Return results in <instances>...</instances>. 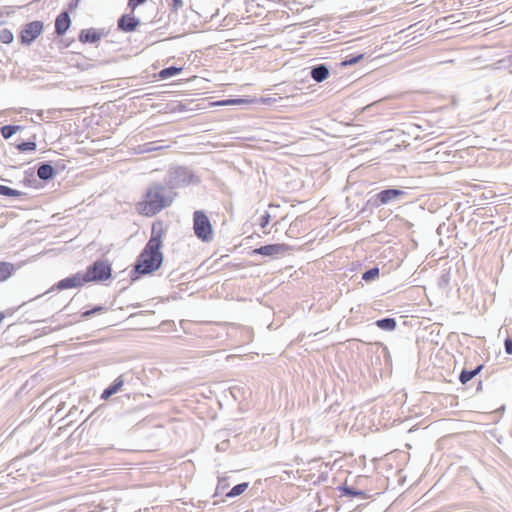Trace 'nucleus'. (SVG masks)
<instances>
[{"label": "nucleus", "mask_w": 512, "mask_h": 512, "mask_svg": "<svg viewBox=\"0 0 512 512\" xmlns=\"http://www.w3.org/2000/svg\"><path fill=\"white\" fill-rule=\"evenodd\" d=\"M162 224L154 223L151 229V237L137 258L135 272L145 275L158 270L163 262Z\"/></svg>", "instance_id": "f257e3e1"}, {"label": "nucleus", "mask_w": 512, "mask_h": 512, "mask_svg": "<svg viewBox=\"0 0 512 512\" xmlns=\"http://www.w3.org/2000/svg\"><path fill=\"white\" fill-rule=\"evenodd\" d=\"M173 201L166 187L154 184L147 189L145 199L138 204V210L145 216H153L168 207Z\"/></svg>", "instance_id": "f03ea898"}, {"label": "nucleus", "mask_w": 512, "mask_h": 512, "mask_svg": "<svg viewBox=\"0 0 512 512\" xmlns=\"http://www.w3.org/2000/svg\"><path fill=\"white\" fill-rule=\"evenodd\" d=\"M193 230L198 239L203 242H211L213 240V228L207 215L196 210L193 213Z\"/></svg>", "instance_id": "7ed1b4c3"}, {"label": "nucleus", "mask_w": 512, "mask_h": 512, "mask_svg": "<svg viewBox=\"0 0 512 512\" xmlns=\"http://www.w3.org/2000/svg\"><path fill=\"white\" fill-rule=\"evenodd\" d=\"M86 282L104 281L111 277V265L108 261L97 260L83 274Z\"/></svg>", "instance_id": "20e7f679"}, {"label": "nucleus", "mask_w": 512, "mask_h": 512, "mask_svg": "<svg viewBox=\"0 0 512 512\" xmlns=\"http://www.w3.org/2000/svg\"><path fill=\"white\" fill-rule=\"evenodd\" d=\"M194 175L187 167H177L169 172L168 184L172 188L184 187L192 183Z\"/></svg>", "instance_id": "39448f33"}, {"label": "nucleus", "mask_w": 512, "mask_h": 512, "mask_svg": "<svg viewBox=\"0 0 512 512\" xmlns=\"http://www.w3.org/2000/svg\"><path fill=\"white\" fill-rule=\"evenodd\" d=\"M407 191L403 189H386L376 194L378 205H387L392 202H399L406 198Z\"/></svg>", "instance_id": "423d86ee"}, {"label": "nucleus", "mask_w": 512, "mask_h": 512, "mask_svg": "<svg viewBox=\"0 0 512 512\" xmlns=\"http://www.w3.org/2000/svg\"><path fill=\"white\" fill-rule=\"evenodd\" d=\"M288 249L289 248L286 244H269L254 249L252 254H259L262 256L275 258L280 255H284Z\"/></svg>", "instance_id": "0eeeda50"}, {"label": "nucleus", "mask_w": 512, "mask_h": 512, "mask_svg": "<svg viewBox=\"0 0 512 512\" xmlns=\"http://www.w3.org/2000/svg\"><path fill=\"white\" fill-rule=\"evenodd\" d=\"M86 283L85 277L81 273H76L70 277L60 280L57 284V288L60 290L76 288Z\"/></svg>", "instance_id": "6e6552de"}, {"label": "nucleus", "mask_w": 512, "mask_h": 512, "mask_svg": "<svg viewBox=\"0 0 512 512\" xmlns=\"http://www.w3.org/2000/svg\"><path fill=\"white\" fill-rule=\"evenodd\" d=\"M140 21L134 16L125 14L118 19V29L124 32H132L139 25Z\"/></svg>", "instance_id": "1a4fd4ad"}, {"label": "nucleus", "mask_w": 512, "mask_h": 512, "mask_svg": "<svg viewBox=\"0 0 512 512\" xmlns=\"http://www.w3.org/2000/svg\"><path fill=\"white\" fill-rule=\"evenodd\" d=\"M70 16L67 12L60 13L55 21V32L57 35H63L66 33L70 26Z\"/></svg>", "instance_id": "9d476101"}, {"label": "nucleus", "mask_w": 512, "mask_h": 512, "mask_svg": "<svg viewBox=\"0 0 512 512\" xmlns=\"http://www.w3.org/2000/svg\"><path fill=\"white\" fill-rule=\"evenodd\" d=\"M311 77L314 81L320 83L329 76V69L325 64H318L311 69Z\"/></svg>", "instance_id": "9b49d317"}, {"label": "nucleus", "mask_w": 512, "mask_h": 512, "mask_svg": "<svg viewBox=\"0 0 512 512\" xmlns=\"http://www.w3.org/2000/svg\"><path fill=\"white\" fill-rule=\"evenodd\" d=\"M101 38V33L96 31L95 29H86L82 30L79 35V40L82 43H95L99 41Z\"/></svg>", "instance_id": "f8f14e48"}, {"label": "nucleus", "mask_w": 512, "mask_h": 512, "mask_svg": "<svg viewBox=\"0 0 512 512\" xmlns=\"http://www.w3.org/2000/svg\"><path fill=\"white\" fill-rule=\"evenodd\" d=\"M123 384H124V381L121 376L116 378L114 380V382L103 391L101 398L105 399V400L110 398L112 395H114L120 391Z\"/></svg>", "instance_id": "ddd939ff"}, {"label": "nucleus", "mask_w": 512, "mask_h": 512, "mask_svg": "<svg viewBox=\"0 0 512 512\" xmlns=\"http://www.w3.org/2000/svg\"><path fill=\"white\" fill-rule=\"evenodd\" d=\"M55 174L54 168L48 163H42L37 170V175L42 180H49Z\"/></svg>", "instance_id": "4468645a"}, {"label": "nucleus", "mask_w": 512, "mask_h": 512, "mask_svg": "<svg viewBox=\"0 0 512 512\" xmlns=\"http://www.w3.org/2000/svg\"><path fill=\"white\" fill-rule=\"evenodd\" d=\"M16 267L9 262H0V282L6 281L14 271Z\"/></svg>", "instance_id": "2eb2a0df"}, {"label": "nucleus", "mask_w": 512, "mask_h": 512, "mask_svg": "<svg viewBox=\"0 0 512 512\" xmlns=\"http://www.w3.org/2000/svg\"><path fill=\"white\" fill-rule=\"evenodd\" d=\"M483 368V365H478L475 369L473 370H462V372L460 373V376H459V380L462 384H466L467 382H469L473 377H475L476 375H478L480 373V371L482 370Z\"/></svg>", "instance_id": "dca6fc26"}, {"label": "nucleus", "mask_w": 512, "mask_h": 512, "mask_svg": "<svg viewBox=\"0 0 512 512\" xmlns=\"http://www.w3.org/2000/svg\"><path fill=\"white\" fill-rule=\"evenodd\" d=\"M376 326L385 331H393L396 328V320L394 318H383L375 322Z\"/></svg>", "instance_id": "f3484780"}, {"label": "nucleus", "mask_w": 512, "mask_h": 512, "mask_svg": "<svg viewBox=\"0 0 512 512\" xmlns=\"http://www.w3.org/2000/svg\"><path fill=\"white\" fill-rule=\"evenodd\" d=\"M21 129L20 125H4L0 128V132L4 139H9Z\"/></svg>", "instance_id": "a211bd4d"}, {"label": "nucleus", "mask_w": 512, "mask_h": 512, "mask_svg": "<svg viewBox=\"0 0 512 512\" xmlns=\"http://www.w3.org/2000/svg\"><path fill=\"white\" fill-rule=\"evenodd\" d=\"M20 40L23 44H30L32 42V22L25 24L20 33Z\"/></svg>", "instance_id": "6ab92c4d"}, {"label": "nucleus", "mask_w": 512, "mask_h": 512, "mask_svg": "<svg viewBox=\"0 0 512 512\" xmlns=\"http://www.w3.org/2000/svg\"><path fill=\"white\" fill-rule=\"evenodd\" d=\"M182 68L170 66L160 71L159 76L161 79H169L181 72Z\"/></svg>", "instance_id": "aec40b11"}, {"label": "nucleus", "mask_w": 512, "mask_h": 512, "mask_svg": "<svg viewBox=\"0 0 512 512\" xmlns=\"http://www.w3.org/2000/svg\"><path fill=\"white\" fill-rule=\"evenodd\" d=\"M247 488H248L247 482L237 484L226 494V496L228 498H233V497L239 496L242 493H244L247 490Z\"/></svg>", "instance_id": "412c9836"}, {"label": "nucleus", "mask_w": 512, "mask_h": 512, "mask_svg": "<svg viewBox=\"0 0 512 512\" xmlns=\"http://www.w3.org/2000/svg\"><path fill=\"white\" fill-rule=\"evenodd\" d=\"M14 39L13 33L9 29H2L0 31V42L10 44Z\"/></svg>", "instance_id": "4be33fe9"}, {"label": "nucleus", "mask_w": 512, "mask_h": 512, "mask_svg": "<svg viewBox=\"0 0 512 512\" xmlns=\"http://www.w3.org/2000/svg\"><path fill=\"white\" fill-rule=\"evenodd\" d=\"M379 275V269L377 267H373L367 271H365L362 275V279L365 281H372L376 279Z\"/></svg>", "instance_id": "5701e85b"}, {"label": "nucleus", "mask_w": 512, "mask_h": 512, "mask_svg": "<svg viewBox=\"0 0 512 512\" xmlns=\"http://www.w3.org/2000/svg\"><path fill=\"white\" fill-rule=\"evenodd\" d=\"M0 195L15 197V196H19L20 193H19V191L12 189L8 186L0 185Z\"/></svg>", "instance_id": "b1692460"}, {"label": "nucleus", "mask_w": 512, "mask_h": 512, "mask_svg": "<svg viewBox=\"0 0 512 512\" xmlns=\"http://www.w3.org/2000/svg\"><path fill=\"white\" fill-rule=\"evenodd\" d=\"M103 310H105L104 307L102 306H96L94 307L93 309H90V310H86L84 311L82 314H81V317L82 318H88L96 313H99V312H102Z\"/></svg>", "instance_id": "393cba45"}, {"label": "nucleus", "mask_w": 512, "mask_h": 512, "mask_svg": "<svg viewBox=\"0 0 512 512\" xmlns=\"http://www.w3.org/2000/svg\"><path fill=\"white\" fill-rule=\"evenodd\" d=\"M363 58V55L360 54V55H357V56H349L347 57L342 65L344 66H348V65H353V64H356L357 62H359L361 59Z\"/></svg>", "instance_id": "a878e982"}, {"label": "nucleus", "mask_w": 512, "mask_h": 512, "mask_svg": "<svg viewBox=\"0 0 512 512\" xmlns=\"http://www.w3.org/2000/svg\"><path fill=\"white\" fill-rule=\"evenodd\" d=\"M343 491H344L345 495H349V496H353V497H359V496L364 495L363 491L355 490L351 487H345V488H343Z\"/></svg>", "instance_id": "bb28decb"}, {"label": "nucleus", "mask_w": 512, "mask_h": 512, "mask_svg": "<svg viewBox=\"0 0 512 512\" xmlns=\"http://www.w3.org/2000/svg\"><path fill=\"white\" fill-rule=\"evenodd\" d=\"M17 149L20 151H31L32 150V141L27 140L17 145Z\"/></svg>", "instance_id": "cd10ccee"}, {"label": "nucleus", "mask_w": 512, "mask_h": 512, "mask_svg": "<svg viewBox=\"0 0 512 512\" xmlns=\"http://www.w3.org/2000/svg\"><path fill=\"white\" fill-rule=\"evenodd\" d=\"M184 5V2L183 0H172V3L169 4L170 8L174 11V12H177L179 9H181Z\"/></svg>", "instance_id": "c85d7f7f"}, {"label": "nucleus", "mask_w": 512, "mask_h": 512, "mask_svg": "<svg viewBox=\"0 0 512 512\" xmlns=\"http://www.w3.org/2000/svg\"><path fill=\"white\" fill-rule=\"evenodd\" d=\"M270 222V214L268 212H265L261 217H260V226L261 228H265Z\"/></svg>", "instance_id": "c756f323"}, {"label": "nucleus", "mask_w": 512, "mask_h": 512, "mask_svg": "<svg viewBox=\"0 0 512 512\" xmlns=\"http://www.w3.org/2000/svg\"><path fill=\"white\" fill-rule=\"evenodd\" d=\"M43 29V23L40 21H34V39L41 33Z\"/></svg>", "instance_id": "7c9ffc66"}, {"label": "nucleus", "mask_w": 512, "mask_h": 512, "mask_svg": "<svg viewBox=\"0 0 512 512\" xmlns=\"http://www.w3.org/2000/svg\"><path fill=\"white\" fill-rule=\"evenodd\" d=\"M146 0H129L128 1V7L131 9V10H135L136 7H138L139 5L143 4Z\"/></svg>", "instance_id": "2f4dec72"}, {"label": "nucleus", "mask_w": 512, "mask_h": 512, "mask_svg": "<svg viewBox=\"0 0 512 512\" xmlns=\"http://www.w3.org/2000/svg\"><path fill=\"white\" fill-rule=\"evenodd\" d=\"M504 348H505V352L507 354H510L512 355V339L511 338H507L504 342Z\"/></svg>", "instance_id": "473e14b6"}, {"label": "nucleus", "mask_w": 512, "mask_h": 512, "mask_svg": "<svg viewBox=\"0 0 512 512\" xmlns=\"http://www.w3.org/2000/svg\"><path fill=\"white\" fill-rule=\"evenodd\" d=\"M251 102H253V101L248 100V99H241V98L233 99V105H243V104H249Z\"/></svg>", "instance_id": "72a5a7b5"}, {"label": "nucleus", "mask_w": 512, "mask_h": 512, "mask_svg": "<svg viewBox=\"0 0 512 512\" xmlns=\"http://www.w3.org/2000/svg\"><path fill=\"white\" fill-rule=\"evenodd\" d=\"M218 105L228 106L233 105V99L223 100L217 103Z\"/></svg>", "instance_id": "f704fd0d"}, {"label": "nucleus", "mask_w": 512, "mask_h": 512, "mask_svg": "<svg viewBox=\"0 0 512 512\" xmlns=\"http://www.w3.org/2000/svg\"><path fill=\"white\" fill-rule=\"evenodd\" d=\"M5 318V315L3 312H0V323L3 321V319Z\"/></svg>", "instance_id": "c9c22d12"}, {"label": "nucleus", "mask_w": 512, "mask_h": 512, "mask_svg": "<svg viewBox=\"0 0 512 512\" xmlns=\"http://www.w3.org/2000/svg\"><path fill=\"white\" fill-rule=\"evenodd\" d=\"M510 62H511V64H512V56L510 57Z\"/></svg>", "instance_id": "e433bc0d"}]
</instances>
